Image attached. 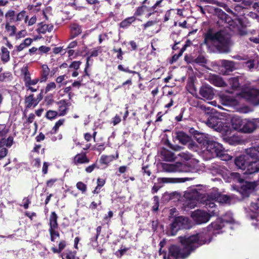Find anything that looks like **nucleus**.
Instances as JSON below:
<instances>
[{
    "label": "nucleus",
    "instance_id": "55",
    "mask_svg": "<svg viewBox=\"0 0 259 259\" xmlns=\"http://www.w3.org/2000/svg\"><path fill=\"white\" fill-rule=\"evenodd\" d=\"M81 64L80 61H73L69 66V68H73L75 70H77Z\"/></svg>",
    "mask_w": 259,
    "mask_h": 259
},
{
    "label": "nucleus",
    "instance_id": "37",
    "mask_svg": "<svg viewBox=\"0 0 259 259\" xmlns=\"http://www.w3.org/2000/svg\"><path fill=\"white\" fill-rule=\"evenodd\" d=\"M71 31L74 36H76L81 33V29L80 26L77 24H73L71 26Z\"/></svg>",
    "mask_w": 259,
    "mask_h": 259
},
{
    "label": "nucleus",
    "instance_id": "25",
    "mask_svg": "<svg viewBox=\"0 0 259 259\" xmlns=\"http://www.w3.org/2000/svg\"><path fill=\"white\" fill-rule=\"evenodd\" d=\"M41 68L42 71L41 72V77L40 79V82H45L47 80L48 76L50 72V69L47 65H42Z\"/></svg>",
    "mask_w": 259,
    "mask_h": 259
},
{
    "label": "nucleus",
    "instance_id": "30",
    "mask_svg": "<svg viewBox=\"0 0 259 259\" xmlns=\"http://www.w3.org/2000/svg\"><path fill=\"white\" fill-rule=\"evenodd\" d=\"M5 29L10 36H13L15 35L17 28L14 25H10L9 22H6Z\"/></svg>",
    "mask_w": 259,
    "mask_h": 259
},
{
    "label": "nucleus",
    "instance_id": "51",
    "mask_svg": "<svg viewBox=\"0 0 259 259\" xmlns=\"http://www.w3.org/2000/svg\"><path fill=\"white\" fill-rule=\"evenodd\" d=\"M250 209L251 211L257 212V211H259V202L257 203H252L250 205Z\"/></svg>",
    "mask_w": 259,
    "mask_h": 259
},
{
    "label": "nucleus",
    "instance_id": "40",
    "mask_svg": "<svg viewBox=\"0 0 259 259\" xmlns=\"http://www.w3.org/2000/svg\"><path fill=\"white\" fill-rule=\"evenodd\" d=\"M135 18L134 17H129L120 23V27L125 28L128 26L133 22L135 21Z\"/></svg>",
    "mask_w": 259,
    "mask_h": 259
},
{
    "label": "nucleus",
    "instance_id": "15",
    "mask_svg": "<svg viewBox=\"0 0 259 259\" xmlns=\"http://www.w3.org/2000/svg\"><path fill=\"white\" fill-rule=\"evenodd\" d=\"M244 122V119H242L238 116H233L231 119L233 128L235 131L242 133Z\"/></svg>",
    "mask_w": 259,
    "mask_h": 259
},
{
    "label": "nucleus",
    "instance_id": "63",
    "mask_svg": "<svg viewBox=\"0 0 259 259\" xmlns=\"http://www.w3.org/2000/svg\"><path fill=\"white\" fill-rule=\"evenodd\" d=\"M121 121V118L118 115H116L113 118L112 122L114 125L118 124Z\"/></svg>",
    "mask_w": 259,
    "mask_h": 259
},
{
    "label": "nucleus",
    "instance_id": "13",
    "mask_svg": "<svg viewBox=\"0 0 259 259\" xmlns=\"http://www.w3.org/2000/svg\"><path fill=\"white\" fill-rule=\"evenodd\" d=\"M222 104L226 106H235L238 104L237 100L233 97L224 94L219 95Z\"/></svg>",
    "mask_w": 259,
    "mask_h": 259
},
{
    "label": "nucleus",
    "instance_id": "22",
    "mask_svg": "<svg viewBox=\"0 0 259 259\" xmlns=\"http://www.w3.org/2000/svg\"><path fill=\"white\" fill-rule=\"evenodd\" d=\"M58 216L57 214L54 211L52 212L49 218V230L58 229V224L57 223Z\"/></svg>",
    "mask_w": 259,
    "mask_h": 259
},
{
    "label": "nucleus",
    "instance_id": "28",
    "mask_svg": "<svg viewBox=\"0 0 259 259\" xmlns=\"http://www.w3.org/2000/svg\"><path fill=\"white\" fill-rule=\"evenodd\" d=\"M221 64L226 69L232 71L235 68V63L233 61L223 60L221 61Z\"/></svg>",
    "mask_w": 259,
    "mask_h": 259
},
{
    "label": "nucleus",
    "instance_id": "20",
    "mask_svg": "<svg viewBox=\"0 0 259 259\" xmlns=\"http://www.w3.org/2000/svg\"><path fill=\"white\" fill-rule=\"evenodd\" d=\"M7 136H4L0 139V148L3 147L10 148L14 144L13 137L10 136L6 138Z\"/></svg>",
    "mask_w": 259,
    "mask_h": 259
},
{
    "label": "nucleus",
    "instance_id": "38",
    "mask_svg": "<svg viewBox=\"0 0 259 259\" xmlns=\"http://www.w3.org/2000/svg\"><path fill=\"white\" fill-rule=\"evenodd\" d=\"M26 11H22L20 13L16 14L15 22L18 21H22L24 18H25V23L27 22V20L28 19V16H26Z\"/></svg>",
    "mask_w": 259,
    "mask_h": 259
},
{
    "label": "nucleus",
    "instance_id": "43",
    "mask_svg": "<svg viewBox=\"0 0 259 259\" xmlns=\"http://www.w3.org/2000/svg\"><path fill=\"white\" fill-rule=\"evenodd\" d=\"M57 230L58 229L49 230L51 236V240L52 241H55L56 237H59V233Z\"/></svg>",
    "mask_w": 259,
    "mask_h": 259
},
{
    "label": "nucleus",
    "instance_id": "14",
    "mask_svg": "<svg viewBox=\"0 0 259 259\" xmlns=\"http://www.w3.org/2000/svg\"><path fill=\"white\" fill-rule=\"evenodd\" d=\"M248 156L246 154V155H241L235 158V164L238 168L243 170L246 169L249 160Z\"/></svg>",
    "mask_w": 259,
    "mask_h": 259
},
{
    "label": "nucleus",
    "instance_id": "24",
    "mask_svg": "<svg viewBox=\"0 0 259 259\" xmlns=\"http://www.w3.org/2000/svg\"><path fill=\"white\" fill-rule=\"evenodd\" d=\"M53 29V25L52 24H45L40 23L37 29V32L39 33L45 34L47 32H51Z\"/></svg>",
    "mask_w": 259,
    "mask_h": 259
},
{
    "label": "nucleus",
    "instance_id": "58",
    "mask_svg": "<svg viewBox=\"0 0 259 259\" xmlns=\"http://www.w3.org/2000/svg\"><path fill=\"white\" fill-rule=\"evenodd\" d=\"M26 48H27V47L25 46V44L22 42L19 46L16 47V49L14 50L13 53L15 52H20Z\"/></svg>",
    "mask_w": 259,
    "mask_h": 259
},
{
    "label": "nucleus",
    "instance_id": "10",
    "mask_svg": "<svg viewBox=\"0 0 259 259\" xmlns=\"http://www.w3.org/2000/svg\"><path fill=\"white\" fill-rule=\"evenodd\" d=\"M259 124V118H253L251 120L244 119L242 130V133H251L257 127Z\"/></svg>",
    "mask_w": 259,
    "mask_h": 259
},
{
    "label": "nucleus",
    "instance_id": "36",
    "mask_svg": "<svg viewBox=\"0 0 259 259\" xmlns=\"http://www.w3.org/2000/svg\"><path fill=\"white\" fill-rule=\"evenodd\" d=\"M16 14L13 10H9L5 14V17L9 22H15Z\"/></svg>",
    "mask_w": 259,
    "mask_h": 259
},
{
    "label": "nucleus",
    "instance_id": "49",
    "mask_svg": "<svg viewBox=\"0 0 259 259\" xmlns=\"http://www.w3.org/2000/svg\"><path fill=\"white\" fill-rule=\"evenodd\" d=\"M56 88V83L54 82H51L47 84L46 87V92H49L53 91Z\"/></svg>",
    "mask_w": 259,
    "mask_h": 259
},
{
    "label": "nucleus",
    "instance_id": "29",
    "mask_svg": "<svg viewBox=\"0 0 259 259\" xmlns=\"http://www.w3.org/2000/svg\"><path fill=\"white\" fill-rule=\"evenodd\" d=\"M1 52H2L1 60L4 63L8 62L10 60V52L8 51V50L6 48L2 47Z\"/></svg>",
    "mask_w": 259,
    "mask_h": 259
},
{
    "label": "nucleus",
    "instance_id": "19",
    "mask_svg": "<svg viewBox=\"0 0 259 259\" xmlns=\"http://www.w3.org/2000/svg\"><path fill=\"white\" fill-rule=\"evenodd\" d=\"M208 80L211 83L217 87H224L226 85V83L223 80L222 78L218 75H210L208 77Z\"/></svg>",
    "mask_w": 259,
    "mask_h": 259
},
{
    "label": "nucleus",
    "instance_id": "60",
    "mask_svg": "<svg viewBox=\"0 0 259 259\" xmlns=\"http://www.w3.org/2000/svg\"><path fill=\"white\" fill-rule=\"evenodd\" d=\"M23 207L25 209H27L29 204L30 203V199L28 197H25L23 199Z\"/></svg>",
    "mask_w": 259,
    "mask_h": 259
},
{
    "label": "nucleus",
    "instance_id": "23",
    "mask_svg": "<svg viewBox=\"0 0 259 259\" xmlns=\"http://www.w3.org/2000/svg\"><path fill=\"white\" fill-rule=\"evenodd\" d=\"M38 102L39 101H37V100L34 98L33 94L25 97V103L26 108L35 107L38 104Z\"/></svg>",
    "mask_w": 259,
    "mask_h": 259
},
{
    "label": "nucleus",
    "instance_id": "27",
    "mask_svg": "<svg viewBox=\"0 0 259 259\" xmlns=\"http://www.w3.org/2000/svg\"><path fill=\"white\" fill-rule=\"evenodd\" d=\"M118 154H117L116 156H114V155H103L101 156L100 161L101 163L108 164L110 162H112L113 160L118 158Z\"/></svg>",
    "mask_w": 259,
    "mask_h": 259
},
{
    "label": "nucleus",
    "instance_id": "50",
    "mask_svg": "<svg viewBox=\"0 0 259 259\" xmlns=\"http://www.w3.org/2000/svg\"><path fill=\"white\" fill-rule=\"evenodd\" d=\"M179 156L184 158L186 160H188L191 158L192 155L188 152H182L179 154Z\"/></svg>",
    "mask_w": 259,
    "mask_h": 259
},
{
    "label": "nucleus",
    "instance_id": "47",
    "mask_svg": "<svg viewBox=\"0 0 259 259\" xmlns=\"http://www.w3.org/2000/svg\"><path fill=\"white\" fill-rule=\"evenodd\" d=\"M77 188L81 191L82 193H85L87 191V186L81 182H79L76 184Z\"/></svg>",
    "mask_w": 259,
    "mask_h": 259
},
{
    "label": "nucleus",
    "instance_id": "3",
    "mask_svg": "<svg viewBox=\"0 0 259 259\" xmlns=\"http://www.w3.org/2000/svg\"><path fill=\"white\" fill-rule=\"evenodd\" d=\"M204 44L208 48L215 47L220 53L229 52V38L223 31L214 33L209 29L205 34Z\"/></svg>",
    "mask_w": 259,
    "mask_h": 259
},
{
    "label": "nucleus",
    "instance_id": "39",
    "mask_svg": "<svg viewBox=\"0 0 259 259\" xmlns=\"http://www.w3.org/2000/svg\"><path fill=\"white\" fill-rule=\"evenodd\" d=\"M65 121V120L64 118L60 119L59 120H58L55 123V125L54 126V127H53V128L52 130V132H51L52 133L56 134L57 132V131H58V129L59 128V127L64 123Z\"/></svg>",
    "mask_w": 259,
    "mask_h": 259
},
{
    "label": "nucleus",
    "instance_id": "34",
    "mask_svg": "<svg viewBox=\"0 0 259 259\" xmlns=\"http://www.w3.org/2000/svg\"><path fill=\"white\" fill-rule=\"evenodd\" d=\"M239 78L238 76L233 77L229 79V84L233 89H237L240 86Z\"/></svg>",
    "mask_w": 259,
    "mask_h": 259
},
{
    "label": "nucleus",
    "instance_id": "11",
    "mask_svg": "<svg viewBox=\"0 0 259 259\" xmlns=\"http://www.w3.org/2000/svg\"><path fill=\"white\" fill-rule=\"evenodd\" d=\"M199 94L206 100H211L214 96L213 88L208 84H203L200 88Z\"/></svg>",
    "mask_w": 259,
    "mask_h": 259
},
{
    "label": "nucleus",
    "instance_id": "46",
    "mask_svg": "<svg viewBox=\"0 0 259 259\" xmlns=\"http://www.w3.org/2000/svg\"><path fill=\"white\" fill-rule=\"evenodd\" d=\"M215 10L216 13L218 14L219 17H220L221 19L227 21L228 15L224 11L218 8L215 9Z\"/></svg>",
    "mask_w": 259,
    "mask_h": 259
},
{
    "label": "nucleus",
    "instance_id": "64",
    "mask_svg": "<svg viewBox=\"0 0 259 259\" xmlns=\"http://www.w3.org/2000/svg\"><path fill=\"white\" fill-rule=\"evenodd\" d=\"M246 65L249 70L253 68L254 67V61L249 60L247 61V62H246Z\"/></svg>",
    "mask_w": 259,
    "mask_h": 259
},
{
    "label": "nucleus",
    "instance_id": "6",
    "mask_svg": "<svg viewBox=\"0 0 259 259\" xmlns=\"http://www.w3.org/2000/svg\"><path fill=\"white\" fill-rule=\"evenodd\" d=\"M208 211L206 212L198 209L191 213V217L197 224H201L207 222L210 217L219 214L218 209L209 208Z\"/></svg>",
    "mask_w": 259,
    "mask_h": 259
},
{
    "label": "nucleus",
    "instance_id": "33",
    "mask_svg": "<svg viewBox=\"0 0 259 259\" xmlns=\"http://www.w3.org/2000/svg\"><path fill=\"white\" fill-rule=\"evenodd\" d=\"M2 68H0V82L11 80L12 78V74L8 72H2Z\"/></svg>",
    "mask_w": 259,
    "mask_h": 259
},
{
    "label": "nucleus",
    "instance_id": "45",
    "mask_svg": "<svg viewBox=\"0 0 259 259\" xmlns=\"http://www.w3.org/2000/svg\"><path fill=\"white\" fill-rule=\"evenodd\" d=\"M158 181L160 183H168L177 182L175 179L167 178H160L158 179Z\"/></svg>",
    "mask_w": 259,
    "mask_h": 259
},
{
    "label": "nucleus",
    "instance_id": "41",
    "mask_svg": "<svg viewBox=\"0 0 259 259\" xmlns=\"http://www.w3.org/2000/svg\"><path fill=\"white\" fill-rule=\"evenodd\" d=\"M207 146L206 147L207 150L209 151L211 154L213 150L216 148V146H219V143L215 142L209 141L207 142Z\"/></svg>",
    "mask_w": 259,
    "mask_h": 259
},
{
    "label": "nucleus",
    "instance_id": "61",
    "mask_svg": "<svg viewBox=\"0 0 259 259\" xmlns=\"http://www.w3.org/2000/svg\"><path fill=\"white\" fill-rule=\"evenodd\" d=\"M36 21V17L35 16L32 17L29 19H27V22H28V26H31L35 24Z\"/></svg>",
    "mask_w": 259,
    "mask_h": 259
},
{
    "label": "nucleus",
    "instance_id": "4",
    "mask_svg": "<svg viewBox=\"0 0 259 259\" xmlns=\"http://www.w3.org/2000/svg\"><path fill=\"white\" fill-rule=\"evenodd\" d=\"M162 171L166 172H196L199 169L198 161L192 159L188 164L181 162L175 163H161Z\"/></svg>",
    "mask_w": 259,
    "mask_h": 259
},
{
    "label": "nucleus",
    "instance_id": "32",
    "mask_svg": "<svg viewBox=\"0 0 259 259\" xmlns=\"http://www.w3.org/2000/svg\"><path fill=\"white\" fill-rule=\"evenodd\" d=\"M177 138L180 142L183 144H186L190 141V137L183 132H180L178 133Z\"/></svg>",
    "mask_w": 259,
    "mask_h": 259
},
{
    "label": "nucleus",
    "instance_id": "17",
    "mask_svg": "<svg viewBox=\"0 0 259 259\" xmlns=\"http://www.w3.org/2000/svg\"><path fill=\"white\" fill-rule=\"evenodd\" d=\"M58 116H62L66 115L70 106L69 103L65 100H62L58 102Z\"/></svg>",
    "mask_w": 259,
    "mask_h": 259
},
{
    "label": "nucleus",
    "instance_id": "35",
    "mask_svg": "<svg viewBox=\"0 0 259 259\" xmlns=\"http://www.w3.org/2000/svg\"><path fill=\"white\" fill-rule=\"evenodd\" d=\"M9 127L5 124H0V139L7 136L9 133Z\"/></svg>",
    "mask_w": 259,
    "mask_h": 259
},
{
    "label": "nucleus",
    "instance_id": "26",
    "mask_svg": "<svg viewBox=\"0 0 259 259\" xmlns=\"http://www.w3.org/2000/svg\"><path fill=\"white\" fill-rule=\"evenodd\" d=\"M161 155L164 160L166 161H172L176 159L174 153L169 150H163Z\"/></svg>",
    "mask_w": 259,
    "mask_h": 259
},
{
    "label": "nucleus",
    "instance_id": "9",
    "mask_svg": "<svg viewBox=\"0 0 259 259\" xmlns=\"http://www.w3.org/2000/svg\"><path fill=\"white\" fill-rule=\"evenodd\" d=\"M224 222L233 223L234 220L232 217L231 213H227L223 219H218L217 220L212 223L208 227L209 231H217L221 229L224 226Z\"/></svg>",
    "mask_w": 259,
    "mask_h": 259
},
{
    "label": "nucleus",
    "instance_id": "56",
    "mask_svg": "<svg viewBox=\"0 0 259 259\" xmlns=\"http://www.w3.org/2000/svg\"><path fill=\"white\" fill-rule=\"evenodd\" d=\"M39 81H40V80H39V79L37 78H35L33 79H31L28 81V83H27L26 84L25 87H30V86H32V85H34L36 84Z\"/></svg>",
    "mask_w": 259,
    "mask_h": 259
},
{
    "label": "nucleus",
    "instance_id": "2",
    "mask_svg": "<svg viewBox=\"0 0 259 259\" xmlns=\"http://www.w3.org/2000/svg\"><path fill=\"white\" fill-rule=\"evenodd\" d=\"M179 238L183 248L181 249L176 245H171L169 248L168 259H170V257L176 259L184 258L199 245L209 243L211 241L209 235L204 233H199L188 237H180Z\"/></svg>",
    "mask_w": 259,
    "mask_h": 259
},
{
    "label": "nucleus",
    "instance_id": "16",
    "mask_svg": "<svg viewBox=\"0 0 259 259\" xmlns=\"http://www.w3.org/2000/svg\"><path fill=\"white\" fill-rule=\"evenodd\" d=\"M90 162L89 159L87 157L85 153H81L76 155L73 159V163L75 165L80 164H86Z\"/></svg>",
    "mask_w": 259,
    "mask_h": 259
},
{
    "label": "nucleus",
    "instance_id": "5",
    "mask_svg": "<svg viewBox=\"0 0 259 259\" xmlns=\"http://www.w3.org/2000/svg\"><path fill=\"white\" fill-rule=\"evenodd\" d=\"M246 153L251 159L248 161L246 172L251 174L258 172L259 171V146L246 149Z\"/></svg>",
    "mask_w": 259,
    "mask_h": 259
},
{
    "label": "nucleus",
    "instance_id": "52",
    "mask_svg": "<svg viewBox=\"0 0 259 259\" xmlns=\"http://www.w3.org/2000/svg\"><path fill=\"white\" fill-rule=\"evenodd\" d=\"M8 150L6 147L0 148V160L5 157L8 154Z\"/></svg>",
    "mask_w": 259,
    "mask_h": 259
},
{
    "label": "nucleus",
    "instance_id": "31",
    "mask_svg": "<svg viewBox=\"0 0 259 259\" xmlns=\"http://www.w3.org/2000/svg\"><path fill=\"white\" fill-rule=\"evenodd\" d=\"M21 73L23 76V80L25 83V85L28 83V81L31 79L30 73L28 70L27 67H24L21 69Z\"/></svg>",
    "mask_w": 259,
    "mask_h": 259
},
{
    "label": "nucleus",
    "instance_id": "12",
    "mask_svg": "<svg viewBox=\"0 0 259 259\" xmlns=\"http://www.w3.org/2000/svg\"><path fill=\"white\" fill-rule=\"evenodd\" d=\"M220 174L228 182H230L231 179L236 180L239 182H241L239 178V175L237 172H231L227 169L222 168L220 169Z\"/></svg>",
    "mask_w": 259,
    "mask_h": 259
},
{
    "label": "nucleus",
    "instance_id": "7",
    "mask_svg": "<svg viewBox=\"0 0 259 259\" xmlns=\"http://www.w3.org/2000/svg\"><path fill=\"white\" fill-rule=\"evenodd\" d=\"M190 224L188 218L179 216L176 218L170 225V234L174 236L180 229L190 228Z\"/></svg>",
    "mask_w": 259,
    "mask_h": 259
},
{
    "label": "nucleus",
    "instance_id": "44",
    "mask_svg": "<svg viewBox=\"0 0 259 259\" xmlns=\"http://www.w3.org/2000/svg\"><path fill=\"white\" fill-rule=\"evenodd\" d=\"M148 11H149V9L147 6H142V7H139L137 9V11L135 14H136V15H137L138 16H140V15H142L143 14H144V13L145 12Z\"/></svg>",
    "mask_w": 259,
    "mask_h": 259
},
{
    "label": "nucleus",
    "instance_id": "48",
    "mask_svg": "<svg viewBox=\"0 0 259 259\" xmlns=\"http://www.w3.org/2000/svg\"><path fill=\"white\" fill-rule=\"evenodd\" d=\"M213 5H215L220 7L224 8L227 12H229L231 11L230 9L228 8L227 5L224 3L219 2L218 1L214 0V3Z\"/></svg>",
    "mask_w": 259,
    "mask_h": 259
},
{
    "label": "nucleus",
    "instance_id": "1",
    "mask_svg": "<svg viewBox=\"0 0 259 259\" xmlns=\"http://www.w3.org/2000/svg\"><path fill=\"white\" fill-rule=\"evenodd\" d=\"M214 193L211 192L207 196L200 189L193 188L187 190L184 194V197L187 200V205L188 207L193 208H194L198 202L205 205L207 209L216 208V204L214 201H218L220 203H228L229 198L225 195L221 194L217 189H213Z\"/></svg>",
    "mask_w": 259,
    "mask_h": 259
},
{
    "label": "nucleus",
    "instance_id": "62",
    "mask_svg": "<svg viewBox=\"0 0 259 259\" xmlns=\"http://www.w3.org/2000/svg\"><path fill=\"white\" fill-rule=\"evenodd\" d=\"M113 51L114 52H117L118 53V54L117 55V58L118 59H120V60H122V51L121 50V48H119V49H113Z\"/></svg>",
    "mask_w": 259,
    "mask_h": 259
},
{
    "label": "nucleus",
    "instance_id": "18",
    "mask_svg": "<svg viewBox=\"0 0 259 259\" xmlns=\"http://www.w3.org/2000/svg\"><path fill=\"white\" fill-rule=\"evenodd\" d=\"M211 154L213 156H216L220 157L224 160H229L232 158L230 156L223 153V147L219 143V146H216V148L213 150Z\"/></svg>",
    "mask_w": 259,
    "mask_h": 259
},
{
    "label": "nucleus",
    "instance_id": "8",
    "mask_svg": "<svg viewBox=\"0 0 259 259\" xmlns=\"http://www.w3.org/2000/svg\"><path fill=\"white\" fill-rule=\"evenodd\" d=\"M241 96L254 105H259V90L250 89L242 92Z\"/></svg>",
    "mask_w": 259,
    "mask_h": 259
},
{
    "label": "nucleus",
    "instance_id": "21",
    "mask_svg": "<svg viewBox=\"0 0 259 259\" xmlns=\"http://www.w3.org/2000/svg\"><path fill=\"white\" fill-rule=\"evenodd\" d=\"M206 124L210 127L213 128L216 130H221V121L219 120L216 117L211 116L206 121Z\"/></svg>",
    "mask_w": 259,
    "mask_h": 259
},
{
    "label": "nucleus",
    "instance_id": "59",
    "mask_svg": "<svg viewBox=\"0 0 259 259\" xmlns=\"http://www.w3.org/2000/svg\"><path fill=\"white\" fill-rule=\"evenodd\" d=\"M97 167L96 163H94L92 165H89L86 167L85 170L88 173H91Z\"/></svg>",
    "mask_w": 259,
    "mask_h": 259
},
{
    "label": "nucleus",
    "instance_id": "42",
    "mask_svg": "<svg viewBox=\"0 0 259 259\" xmlns=\"http://www.w3.org/2000/svg\"><path fill=\"white\" fill-rule=\"evenodd\" d=\"M58 115V112L54 110H49L46 113V117L50 120L54 119Z\"/></svg>",
    "mask_w": 259,
    "mask_h": 259
},
{
    "label": "nucleus",
    "instance_id": "57",
    "mask_svg": "<svg viewBox=\"0 0 259 259\" xmlns=\"http://www.w3.org/2000/svg\"><path fill=\"white\" fill-rule=\"evenodd\" d=\"M198 137H196V138L197 141L199 143H202L203 144H204L205 143H207V141L205 139H204L203 138V135H198Z\"/></svg>",
    "mask_w": 259,
    "mask_h": 259
},
{
    "label": "nucleus",
    "instance_id": "53",
    "mask_svg": "<svg viewBox=\"0 0 259 259\" xmlns=\"http://www.w3.org/2000/svg\"><path fill=\"white\" fill-rule=\"evenodd\" d=\"M27 32L25 30H22L20 31H19L17 33H16V38L17 39H20L22 37H24L25 35H26Z\"/></svg>",
    "mask_w": 259,
    "mask_h": 259
},
{
    "label": "nucleus",
    "instance_id": "54",
    "mask_svg": "<svg viewBox=\"0 0 259 259\" xmlns=\"http://www.w3.org/2000/svg\"><path fill=\"white\" fill-rule=\"evenodd\" d=\"M196 62L197 63H200L201 64H205L206 63L207 60L206 58L202 56H198L195 60Z\"/></svg>",
    "mask_w": 259,
    "mask_h": 259
}]
</instances>
